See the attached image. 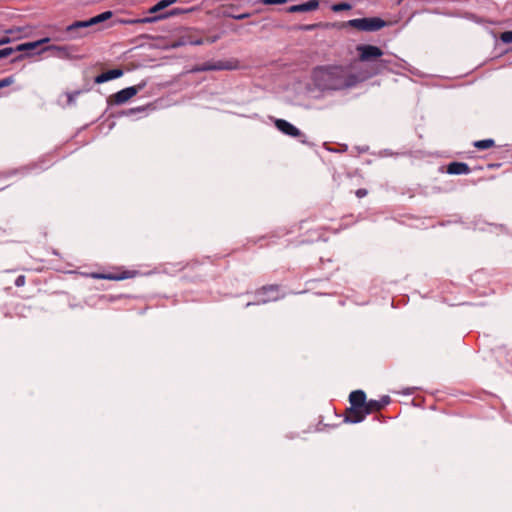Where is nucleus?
Masks as SVG:
<instances>
[{
    "instance_id": "obj_1",
    "label": "nucleus",
    "mask_w": 512,
    "mask_h": 512,
    "mask_svg": "<svg viewBox=\"0 0 512 512\" xmlns=\"http://www.w3.org/2000/svg\"><path fill=\"white\" fill-rule=\"evenodd\" d=\"M312 83L318 90H338L354 86L358 78L342 66L316 68L311 75Z\"/></svg>"
},
{
    "instance_id": "obj_2",
    "label": "nucleus",
    "mask_w": 512,
    "mask_h": 512,
    "mask_svg": "<svg viewBox=\"0 0 512 512\" xmlns=\"http://www.w3.org/2000/svg\"><path fill=\"white\" fill-rule=\"evenodd\" d=\"M348 25L363 31H376L384 27L385 22L380 18H361L350 20Z\"/></svg>"
},
{
    "instance_id": "obj_3",
    "label": "nucleus",
    "mask_w": 512,
    "mask_h": 512,
    "mask_svg": "<svg viewBox=\"0 0 512 512\" xmlns=\"http://www.w3.org/2000/svg\"><path fill=\"white\" fill-rule=\"evenodd\" d=\"M143 86H144L143 84H140L137 86H131V87L125 88V89L111 95L108 98V103L116 104V105L123 104V103L127 102L128 100H130L132 97H134L139 91H141L143 89Z\"/></svg>"
},
{
    "instance_id": "obj_4",
    "label": "nucleus",
    "mask_w": 512,
    "mask_h": 512,
    "mask_svg": "<svg viewBox=\"0 0 512 512\" xmlns=\"http://www.w3.org/2000/svg\"><path fill=\"white\" fill-rule=\"evenodd\" d=\"M357 51L361 61H371L383 55L382 50L373 45H359Z\"/></svg>"
},
{
    "instance_id": "obj_5",
    "label": "nucleus",
    "mask_w": 512,
    "mask_h": 512,
    "mask_svg": "<svg viewBox=\"0 0 512 512\" xmlns=\"http://www.w3.org/2000/svg\"><path fill=\"white\" fill-rule=\"evenodd\" d=\"M111 16H112V12L106 11V12L101 13L87 21H79V22H76V23L70 25L68 27V31H74L76 29H81V28H88L90 26L96 25L100 22H103V21L111 18Z\"/></svg>"
},
{
    "instance_id": "obj_6",
    "label": "nucleus",
    "mask_w": 512,
    "mask_h": 512,
    "mask_svg": "<svg viewBox=\"0 0 512 512\" xmlns=\"http://www.w3.org/2000/svg\"><path fill=\"white\" fill-rule=\"evenodd\" d=\"M49 41L50 38H42L37 41L22 43L16 46V48H14V51H25L27 52V57H33L34 55L29 54L39 51L42 47H44L43 45L49 43Z\"/></svg>"
},
{
    "instance_id": "obj_7",
    "label": "nucleus",
    "mask_w": 512,
    "mask_h": 512,
    "mask_svg": "<svg viewBox=\"0 0 512 512\" xmlns=\"http://www.w3.org/2000/svg\"><path fill=\"white\" fill-rule=\"evenodd\" d=\"M275 126L280 130L282 133L291 136V137H299L301 136V132L298 128H296L291 123L287 122L283 119H277L275 120Z\"/></svg>"
},
{
    "instance_id": "obj_8",
    "label": "nucleus",
    "mask_w": 512,
    "mask_h": 512,
    "mask_svg": "<svg viewBox=\"0 0 512 512\" xmlns=\"http://www.w3.org/2000/svg\"><path fill=\"white\" fill-rule=\"evenodd\" d=\"M46 51H53L54 54L58 57H68L69 56L67 47L56 46V45H46V46L42 47L39 51L34 52L31 55H41Z\"/></svg>"
},
{
    "instance_id": "obj_9",
    "label": "nucleus",
    "mask_w": 512,
    "mask_h": 512,
    "mask_svg": "<svg viewBox=\"0 0 512 512\" xmlns=\"http://www.w3.org/2000/svg\"><path fill=\"white\" fill-rule=\"evenodd\" d=\"M368 413H365L364 407H352L346 417L347 422L358 423L361 422Z\"/></svg>"
},
{
    "instance_id": "obj_10",
    "label": "nucleus",
    "mask_w": 512,
    "mask_h": 512,
    "mask_svg": "<svg viewBox=\"0 0 512 512\" xmlns=\"http://www.w3.org/2000/svg\"><path fill=\"white\" fill-rule=\"evenodd\" d=\"M319 6V2L317 0H311L303 4L294 5L288 8V12L296 13V12H307L316 10Z\"/></svg>"
},
{
    "instance_id": "obj_11",
    "label": "nucleus",
    "mask_w": 512,
    "mask_h": 512,
    "mask_svg": "<svg viewBox=\"0 0 512 512\" xmlns=\"http://www.w3.org/2000/svg\"><path fill=\"white\" fill-rule=\"evenodd\" d=\"M122 75H123V72L120 69L109 70L107 72H104V73L98 75L95 78V82L98 83V84L104 83V82H107L109 80L119 78Z\"/></svg>"
},
{
    "instance_id": "obj_12",
    "label": "nucleus",
    "mask_w": 512,
    "mask_h": 512,
    "mask_svg": "<svg viewBox=\"0 0 512 512\" xmlns=\"http://www.w3.org/2000/svg\"><path fill=\"white\" fill-rule=\"evenodd\" d=\"M366 396L361 390L354 391L350 394V402L352 407H364Z\"/></svg>"
},
{
    "instance_id": "obj_13",
    "label": "nucleus",
    "mask_w": 512,
    "mask_h": 512,
    "mask_svg": "<svg viewBox=\"0 0 512 512\" xmlns=\"http://www.w3.org/2000/svg\"><path fill=\"white\" fill-rule=\"evenodd\" d=\"M448 173L450 174H466L468 173L469 171V168L466 164L464 163H458V162H454V163H451L449 166H448V169H447Z\"/></svg>"
},
{
    "instance_id": "obj_14",
    "label": "nucleus",
    "mask_w": 512,
    "mask_h": 512,
    "mask_svg": "<svg viewBox=\"0 0 512 512\" xmlns=\"http://www.w3.org/2000/svg\"><path fill=\"white\" fill-rule=\"evenodd\" d=\"M381 408H382V404L379 401H374V400L365 402V406H364L365 413H368V414L371 413L372 411L380 410Z\"/></svg>"
},
{
    "instance_id": "obj_15",
    "label": "nucleus",
    "mask_w": 512,
    "mask_h": 512,
    "mask_svg": "<svg viewBox=\"0 0 512 512\" xmlns=\"http://www.w3.org/2000/svg\"><path fill=\"white\" fill-rule=\"evenodd\" d=\"M494 145V141L491 139L481 140L475 142V147L479 149H488Z\"/></svg>"
},
{
    "instance_id": "obj_16",
    "label": "nucleus",
    "mask_w": 512,
    "mask_h": 512,
    "mask_svg": "<svg viewBox=\"0 0 512 512\" xmlns=\"http://www.w3.org/2000/svg\"><path fill=\"white\" fill-rule=\"evenodd\" d=\"M170 6L169 3L166 0H161L156 5L150 8V13H156L166 7Z\"/></svg>"
},
{
    "instance_id": "obj_17",
    "label": "nucleus",
    "mask_w": 512,
    "mask_h": 512,
    "mask_svg": "<svg viewBox=\"0 0 512 512\" xmlns=\"http://www.w3.org/2000/svg\"><path fill=\"white\" fill-rule=\"evenodd\" d=\"M93 277L101 278V279H109V280H120V279L125 278V276L102 275V274H95V275H93Z\"/></svg>"
},
{
    "instance_id": "obj_18",
    "label": "nucleus",
    "mask_w": 512,
    "mask_h": 512,
    "mask_svg": "<svg viewBox=\"0 0 512 512\" xmlns=\"http://www.w3.org/2000/svg\"><path fill=\"white\" fill-rule=\"evenodd\" d=\"M501 40L504 43H512V31H507L501 34Z\"/></svg>"
},
{
    "instance_id": "obj_19",
    "label": "nucleus",
    "mask_w": 512,
    "mask_h": 512,
    "mask_svg": "<svg viewBox=\"0 0 512 512\" xmlns=\"http://www.w3.org/2000/svg\"><path fill=\"white\" fill-rule=\"evenodd\" d=\"M350 8H351V6L349 4H347V3H339V4L334 5L332 9L334 11L338 12V11H341V10H348Z\"/></svg>"
},
{
    "instance_id": "obj_20",
    "label": "nucleus",
    "mask_w": 512,
    "mask_h": 512,
    "mask_svg": "<svg viewBox=\"0 0 512 512\" xmlns=\"http://www.w3.org/2000/svg\"><path fill=\"white\" fill-rule=\"evenodd\" d=\"M14 82L12 77H7L5 79L0 80L1 88L11 85Z\"/></svg>"
},
{
    "instance_id": "obj_21",
    "label": "nucleus",
    "mask_w": 512,
    "mask_h": 512,
    "mask_svg": "<svg viewBox=\"0 0 512 512\" xmlns=\"http://www.w3.org/2000/svg\"><path fill=\"white\" fill-rule=\"evenodd\" d=\"M13 52H14V48H5V49H2V50H0V58L7 57V56H9L10 54H12Z\"/></svg>"
},
{
    "instance_id": "obj_22",
    "label": "nucleus",
    "mask_w": 512,
    "mask_h": 512,
    "mask_svg": "<svg viewBox=\"0 0 512 512\" xmlns=\"http://www.w3.org/2000/svg\"><path fill=\"white\" fill-rule=\"evenodd\" d=\"M24 282H25V279H24V276H19L17 279H16V285L17 286H22L24 285Z\"/></svg>"
},
{
    "instance_id": "obj_23",
    "label": "nucleus",
    "mask_w": 512,
    "mask_h": 512,
    "mask_svg": "<svg viewBox=\"0 0 512 512\" xmlns=\"http://www.w3.org/2000/svg\"><path fill=\"white\" fill-rule=\"evenodd\" d=\"M275 299H276V296H270L267 298H262L261 300H259V302L265 303L267 301H271V300H275Z\"/></svg>"
},
{
    "instance_id": "obj_24",
    "label": "nucleus",
    "mask_w": 512,
    "mask_h": 512,
    "mask_svg": "<svg viewBox=\"0 0 512 512\" xmlns=\"http://www.w3.org/2000/svg\"><path fill=\"white\" fill-rule=\"evenodd\" d=\"M382 404V407L389 403V397L385 396L379 401Z\"/></svg>"
},
{
    "instance_id": "obj_25",
    "label": "nucleus",
    "mask_w": 512,
    "mask_h": 512,
    "mask_svg": "<svg viewBox=\"0 0 512 512\" xmlns=\"http://www.w3.org/2000/svg\"><path fill=\"white\" fill-rule=\"evenodd\" d=\"M10 42V39L8 37H5L3 39H0V46L1 45H4V44H7Z\"/></svg>"
},
{
    "instance_id": "obj_26",
    "label": "nucleus",
    "mask_w": 512,
    "mask_h": 512,
    "mask_svg": "<svg viewBox=\"0 0 512 512\" xmlns=\"http://www.w3.org/2000/svg\"><path fill=\"white\" fill-rule=\"evenodd\" d=\"M248 16H249L248 14H241V15L235 16V18L240 20V19H245Z\"/></svg>"
},
{
    "instance_id": "obj_27",
    "label": "nucleus",
    "mask_w": 512,
    "mask_h": 512,
    "mask_svg": "<svg viewBox=\"0 0 512 512\" xmlns=\"http://www.w3.org/2000/svg\"><path fill=\"white\" fill-rule=\"evenodd\" d=\"M365 194H366V192L364 190H358L357 191V196L358 197H363Z\"/></svg>"
},
{
    "instance_id": "obj_28",
    "label": "nucleus",
    "mask_w": 512,
    "mask_h": 512,
    "mask_svg": "<svg viewBox=\"0 0 512 512\" xmlns=\"http://www.w3.org/2000/svg\"><path fill=\"white\" fill-rule=\"evenodd\" d=\"M166 1L169 3V5H172L173 3L177 2V0H166Z\"/></svg>"
},
{
    "instance_id": "obj_29",
    "label": "nucleus",
    "mask_w": 512,
    "mask_h": 512,
    "mask_svg": "<svg viewBox=\"0 0 512 512\" xmlns=\"http://www.w3.org/2000/svg\"><path fill=\"white\" fill-rule=\"evenodd\" d=\"M267 291L274 292V289L273 288H269V289H267Z\"/></svg>"
}]
</instances>
